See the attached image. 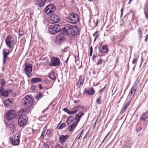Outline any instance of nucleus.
I'll use <instances>...</instances> for the list:
<instances>
[{"label":"nucleus","mask_w":148,"mask_h":148,"mask_svg":"<svg viewBox=\"0 0 148 148\" xmlns=\"http://www.w3.org/2000/svg\"><path fill=\"white\" fill-rule=\"evenodd\" d=\"M63 35H69L74 38L77 36L79 32L78 29L76 25L73 26L69 24L66 25L64 28L62 29V31Z\"/></svg>","instance_id":"1"},{"label":"nucleus","mask_w":148,"mask_h":148,"mask_svg":"<svg viewBox=\"0 0 148 148\" xmlns=\"http://www.w3.org/2000/svg\"><path fill=\"white\" fill-rule=\"evenodd\" d=\"M26 113L25 109H22L19 112L20 115L18 119V122L19 126L22 127L25 125L28 121V118L24 114Z\"/></svg>","instance_id":"2"},{"label":"nucleus","mask_w":148,"mask_h":148,"mask_svg":"<svg viewBox=\"0 0 148 148\" xmlns=\"http://www.w3.org/2000/svg\"><path fill=\"white\" fill-rule=\"evenodd\" d=\"M34 99L31 95H27L23 99L22 103L25 107L28 108L30 107L33 104Z\"/></svg>","instance_id":"3"},{"label":"nucleus","mask_w":148,"mask_h":148,"mask_svg":"<svg viewBox=\"0 0 148 148\" xmlns=\"http://www.w3.org/2000/svg\"><path fill=\"white\" fill-rule=\"evenodd\" d=\"M78 20L77 14L73 13H70L66 18V21L68 23L74 24L77 23Z\"/></svg>","instance_id":"4"},{"label":"nucleus","mask_w":148,"mask_h":148,"mask_svg":"<svg viewBox=\"0 0 148 148\" xmlns=\"http://www.w3.org/2000/svg\"><path fill=\"white\" fill-rule=\"evenodd\" d=\"M15 39L14 37L11 35H8L5 40L6 45L10 48L13 49L15 44Z\"/></svg>","instance_id":"5"},{"label":"nucleus","mask_w":148,"mask_h":148,"mask_svg":"<svg viewBox=\"0 0 148 148\" xmlns=\"http://www.w3.org/2000/svg\"><path fill=\"white\" fill-rule=\"evenodd\" d=\"M21 135L19 133H16L13 136L11 140V143L14 146H18L20 143V138Z\"/></svg>","instance_id":"6"},{"label":"nucleus","mask_w":148,"mask_h":148,"mask_svg":"<svg viewBox=\"0 0 148 148\" xmlns=\"http://www.w3.org/2000/svg\"><path fill=\"white\" fill-rule=\"evenodd\" d=\"M25 66V72L28 77H30L32 76L31 73L32 71V65L29 63H26Z\"/></svg>","instance_id":"7"},{"label":"nucleus","mask_w":148,"mask_h":148,"mask_svg":"<svg viewBox=\"0 0 148 148\" xmlns=\"http://www.w3.org/2000/svg\"><path fill=\"white\" fill-rule=\"evenodd\" d=\"M49 32L52 34H55L59 32L60 29V26L58 24L51 25L48 28Z\"/></svg>","instance_id":"8"},{"label":"nucleus","mask_w":148,"mask_h":148,"mask_svg":"<svg viewBox=\"0 0 148 148\" xmlns=\"http://www.w3.org/2000/svg\"><path fill=\"white\" fill-rule=\"evenodd\" d=\"M16 112L14 110H12L7 112L5 118L8 121H10L14 119L16 116Z\"/></svg>","instance_id":"9"},{"label":"nucleus","mask_w":148,"mask_h":148,"mask_svg":"<svg viewBox=\"0 0 148 148\" xmlns=\"http://www.w3.org/2000/svg\"><path fill=\"white\" fill-rule=\"evenodd\" d=\"M60 63V59L57 57H53L51 59V62L49 65L50 66H58Z\"/></svg>","instance_id":"10"},{"label":"nucleus","mask_w":148,"mask_h":148,"mask_svg":"<svg viewBox=\"0 0 148 148\" xmlns=\"http://www.w3.org/2000/svg\"><path fill=\"white\" fill-rule=\"evenodd\" d=\"M136 86H133L131 88L127 99H130L131 101L134 97L136 90Z\"/></svg>","instance_id":"11"},{"label":"nucleus","mask_w":148,"mask_h":148,"mask_svg":"<svg viewBox=\"0 0 148 148\" xmlns=\"http://www.w3.org/2000/svg\"><path fill=\"white\" fill-rule=\"evenodd\" d=\"M3 55V64H5L6 62V60L8 58V56L9 54L10 51L7 49H3L2 52Z\"/></svg>","instance_id":"12"},{"label":"nucleus","mask_w":148,"mask_h":148,"mask_svg":"<svg viewBox=\"0 0 148 148\" xmlns=\"http://www.w3.org/2000/svg\"><path fill=\"white\" fill-rule=\"evenodd\" d=\"M50 22L52 23H58L60 21V18L56 15H52L50 16Z\"/></svg>","instance_id":"13"},{"label":"nucleus","mask_w":148,"mask_h":148,"mask_svg":"<svg viewBox=\"0 0 148 148\" xmlns=\"http://www.w3.org/2000/svg\"><path fill=\"white\" fill-rule=\"evenodd\" d=\"M14 102V100L12 98H9L8 99L5 100L4 103L5 106L7 108H9L12 106Z\"/></svg>","instance_id":"14"},{"label":"nucleus","mask_w":148,"mask_h":148,"mask_svg":"<svg viewBox=\"0 0 148 148\" xmlns=\"http://www.w3.org/2000/svg\"><path fill=\"white\" fill-rule=\"evenodd\" d=\"M84 109V108L83 106H76L74 110L69 111V114H75L77 112L79 109Z\"/></svg>","instance_id":"15"},{"label":"nucleus","mask_w":148,"mask_h":148,"mask_svg":"<svg viewBox=\"0 0 148 148\" xmlns=\"http://www.w3.org/2000/svg\"><path fill=\"white\" fill-rule=\"evenodd\" d=\"M84 114L83 111H80L78 113L76 114L75 117V120L76 121L75 122L77 123L78 124L79 121H80V118Z\"/></svg>","instance_id":"16"},{"label":"nucleus","mask_w":148,"mask_h":148,"mask_svg":"<svg viewBox=\"0 0 148 148\" xmlns=\"http://www.w3.org/2000/svg\"><path fill=\"white\" fill-rule=\"evenodd\" d=\"M69 136L68 135H61L60 136L59 140L61 143H63L65 141L69 138Z\"/></svg>","instance_id":"17"},{"label":"nucleus","mask_w":148,"mask_h":148,"mask_svg":"<svg viewBox=\"0 0 148 148\" xmlns=\"http://www.w3.org/2000/svg\"><path fill=\"white\" fill-rule=\"evenodd\" d=\"M36 5L38 7H42L45 5L46 2H47V0H36Z\"/></svg>","instance_id":"18"},{"label":"nucleus","mask_w":148,"mask_h":148,"mask_svg":"<svg viewBox=\"0 0 148 148\" xmlns=\"http://www.w3.org/2000/svg\"><path fill=\"white\" fill-rule=\"evenodd\" d=\"M77 124V123L73 122L72 125L68 127V129L69 131L70 132H73Z\"/></svg>","instance_id":"19"},{"label":"nucleus","mask_w":148,"mask_h":148,"mask_svg":"<svg viewBox=\"0 0 148 148\" xmlns=\"http://www.w3.org/2000/svg\"><path fill=\"white\" fill-rule=\"evenodd\" d=\"M85 93L88 94L89 95H92L95 92L94 89L92 87L89 89H85Z\"/></svg>","instance_id":"20"},{"label":"nucleus","mask_w":148,"mask_h":148,"mask_svg":"<svg viewBox=\"0 0 148 148\" xmlns=\"http://www.w3.org/2000/svg\"><path fill=\"white\" fill-rule=\"evenodd\" d=\"M84 79L83 78L79 77V81L77 83V85L78 87H80L83 85L84 83Z\"/></svg>","instance_id":"21"},{"label":"nucleus","mask_w":148,"mask_h":148,"mask_svg":"<svg viewBox=\"0 0 148 148\" xmlns=\"http://www.w3.org/2000/svg\"><path fill=\"white\" fill-rule=\"evenodd\" d=\"M42 79L41 78H34L32 79L31 82L32 84H35L37 82H41L42 81Z\"/></svg>","instance_id":"22"},{"label":"nucleus","mask_w":148,"mask_h":148,"mask_svg":"<svg viewBox=\"0 0 148 148\" xmlns=\"http://www.w3.org/2000/svg\"><path fill=\"white\" fill-rule=\"evenodd\" d=\"M148 118V111L143 113L140 117L141 120L145 121L146 119Z\"/></svg>","instance_id":"23"},{"label":"nucleus","mask_w":148,"mask_h":148,"mask_svg":"<svg viewBox=\"0 0 148 148\" xmlns=\"http://www.w3.org/2000/svg\"><path fill=\"white\" fill-rule=\"evenodd\" d=\"M45 11L46 13L47 14H50L54 13V11L49 9L47 6L45 9Z\"/></svg>","instance_id":"24"},{"label":"nucleus","mask_w":148,"mask_h":148,"mask_svg":"<svg viewBox=\"0 0 148 148\" xmlns=\"http://www.w3.org/2000/svg\"><path fill=\"white\" fill-rule=\"evenodd\" d=\"M137 33L138 38L140 39H141L143 35V32L140 28H139L137 30Z\"/></svg>","instance_id":"25"},{"label":"nucleus","mask_w":148,"mask_h":148,"mask_svg":"<svg viewBox=\"0 0 148 148\" xmlns=\"http://www.w3.org/2000/svg\"><path fill=\"white\" fill-rule=\"evenodd\" d=\"M131 101V100H130V99H127L126 101L123 105V107L127 109L129 106Z\"/></svg>","instance_id":"26"},{"label":"nucleus","mask_w":148,"mask_h":148,"mask_svg":"<svg viewBox=\"0 0 148 148\" xmlns=\"http://www.w3.org/2000/svg\"><path fill=\"white\" fill-rule=\"evenodd\" d=\"M61 122V121L58 126L57 127V128L58 129H61L63 128L64 127H65L66 126V125L65 123H62L60 124V123Z\"/></svg>","instance_id":"27"},{"label":"nucleus","mask_w":148,"mask_h":148,"mask_svg":"<svg viewBox=\"0 0 148 148\" xmlns=\"http://www.w3.org/2000/svg\"><path fill=\"white\" fill-rule=\"evenodd\" d=\"M107 49L106 46H103L102 47V49L100 50L101 53H106L107 51Z\"/></svg>","instance_id":"28"},{"label":"nucleus","mask_w":148,"mask_h":148,"mask_svg":"<svg viewBox=\"0 0 148 148\" xmlns=\"http://www.w3.org/2000/svg\"><path fill=\"white\" fill-rule=\"evenodd\" d=\"M49 77L52 80H54L56 77L55 74L53 72L49 73L48 75Z\"/></svg>","instance_id":"29"},{"label":"nucleus","mask_w":148,"mask_h":148,"mask_svg":"<svg viewBox=\"0 0 148 148\" xmlns=\"http://www.w3.org/2000/svg\"><path fill=\"white\" fill-rule=\"evenodd\" d=\"M2 96L5 97H7L9 96L8 92L7 91L5 90V91H3L1 94H0Z\"/></svg>","instance_id":"30"},{"label":"nucleus","mask_w":148,"mask_h":148,"mask_svg":"<svg viewBox=\"0 0 148 148\" xmlns=\"http://www.w3.org/2000/svg\"><path fill=\"white\" fill-rule=\"evenodd\" d=\"M43 97V95L42 93H39L37 94L35 96V98L36 99H38L39 98H41Z\"/></svg>","instance_id":"31"},{"label":"nucleus","mask_w":148,"mask_h":148,"mask_svg":"<svg viewBox=\"0 0 148 148\" xmlns=\"http://www.w3.org/2000/svg\"><path fill=\"white\" fill-rule=\"evenodd\" d=\"M9 130L12 132L14 129V126L13 125H10L8 126Z\"/></svg>","instance_id":"32"},{"label":"nucleus","mask_w":148,"mask_h":148,"mask_svg":"<svg viewBox=\"0 0 148 148\" xmlns=\"http://www.w3.org/2000/svg\"><path fill=\"white\" fill-rule=\"evenodd\" d=\"M47 7H48V8H49L50 9L52 10H53V11H54L55 10V7L53 5H48Z\"/></svg>","instance_id":"33"},{"label":"nucleus","mask_w":148,"mask_h":148,"mask_svg":"<svg viewBox=\"0 0 148 148\" xmlns=\"http://www.w3.org/2000/svg\"><path fill=\"white\" fill-rule=\"evenodd\" d=\"M101 96L100 95L96 101V103L98 104H100L101 103Z\"/></svg>","instance_id":"34"},{"label":"nucleus","mask_w":148,"mask_h":148,"mask_svg":"<svg viewBox=\"0 0 148 148\" xmlns=\"http://www.w3.org/2000/svg\"><path fill=\"white\" fill-rule=\"evenodd\" d=\"M0 81L1 82L0 83V84L1 85V86L3 87L5 85V80L2 79H1Z\"/></svg>","instance_id":"35"},{"label":"nucleus","mask_w":148,"mask_h":148,"mask_svg":"<svg viewBox=\"0 0 148 148\" xmlns=\"http://www.w3.org/2000/svg\"><path fill=\"white\" fill-rule=\"evenodd\" d=\"M73 118H72L71 119H70L69 118H68L67 120V123L68 125L71 122H72Z\"/></svg>","instance_id":"36"},{"label":"nucleus","mask_w":148,"mask_h":148,"mask_svg":"<svg viewBox=\"0 0 148 148\" xmlns=\"http://www.w3.org/2000/svg\"><path fill=\"white\" fill-rule=\"evenodd\" d=\"M57 38V40L60 42H61L63 40V38L62 37L59 36Z\"/></svg>","instance_id":"37"},{"label":"nucleus","mask_w":148,"mask_h":148,"mask_svg":"<svg viewBox=\"0 0 148 148\" xmlns=\"http://www.w3.org/2000/svg\"><path fill=\"white\" fill-rule=\"evenodd\" d=\"M145 13L146 17L148 18V7L147 9L145 10Z\"/></svg>","instance_id":"38"},{"label":"nucleus","mask_w":148,"mask_h":148,"mask_svg":"<svg viewBox=\"0 0 148 148\" xmlns=\"http://www.w3.org/2000/svg\"><path fill=\"white\" fill-rule=\"evenodd\" d=\"M43 82L46 84H48L50 83L48 79H45L43 80Z\"/></svg>","instance_id":"39"},{"label":"nucleus","mask_w":148,"mask_h":148,"mask_svg":"<svg viewBox=\"0 0 148 148\" xmlns=\"http://www.w3.org/2000/svg\"><path fill=\"white\" fill-rule=\"evenodd\" d=\"M102 60L101 59H100L96 64L97 65H99V64H102Z\"/></svg>","instance_id":"40"},{"label":"nucleus","mask_w":148,"mask_h":148,"mask_svg":"<svg viewBox=\"0 0 148 148\" xmlns=\"http://www.w3.org/2000/svg\"><path fill=\"white\" fill-rule=\"evenodd\" d=\"M55 148H63V147L61 146L60 145L57 144Z\"/></svg>","instance_id":"41"},{"label":"nucleus","mask_w":148,"mask_h":148,"mask_svg":"<svg viewBox=\"0 0 148 148\" xmlns=\"http://www.w3.org/2000/svg\"><path fill=\"white\" fill-rule=\"evenodd\" d=\"M63 111H64L65 112H67L69 114V109H67V108H64L63 109Z\"/></svg>","instance_id":"42"},{"label":"nucleus","mask_w":148,"mask_h":148,"mask_svg":"<svg viewBox=\"0 0 148 148\" xmlns=\"http://www.w3.org/2000/svg\"><path fill=\"white\" fill-rule=\"evenodd\" d=\"M44 146L45 148H49V146L48 144L45 143L44 144Z\"/></svg>","instance_id":"43"},{"label":"nucleus","mask_w":148,"mask_h":148,"mask_svg":"<svg viewBox=\"0 0 148 148\" xmlns=\"http://www.w3.org/2000/svg\"><path fill=\"white\" fill-rule=\"evenodd\" d=\"M106 88V86H105L103 88L99 90V93H102L103 90L105 89Z\"/></svg>","instance_id":"44"},{"label":"nucleus","mask_w":148,"mask_h":148,"mask_svg":"<svg viewBox=\"0 0 148 148\" xmlns=\"http://www.w3.org/2000/svg\"><path fill=\"white\" fill-rule=\"evenodd\" d=\"M30 89L33 91L35 90V86L33 85V86H31V87Z\"/></svg>","instance_id":"45"},{"label":"nucleus","mask_w":148,"mask_h":148,"mask_svg":"<svg viewBox=\"0 0 148 148\" xmlns=\"http://www.w3.org/2000/svg\"><path fill=\"white\" fill-rule=\"evenodd\" d=\"M95 37L94 41H95L97 38L99 37V34H96L95 35H93Z\"/></svg>","instance_id":"46"},{"label":"nucleus","mask_w":148,"mask_h":148,"mask_svg":"<svg viewBox=\"0 0 148 148\" xmlns=\"http://www.w3.org/2000/svg\"><path fill=\"white\" fill-rule=\"evenodd\" d=\"M45 129V128H44V129H43V131L42 132V133L41 134V136H40V137H41V138H43V133L45 132V131L44 130Z\"/></svg>","instance_id":"47"},{"label":"nucleus","mask_w":148,"mask_h":148,"mask_svg":"<svg viewBox=\"0 0 148 148\" xmlns=\"http://www.w3.org/2000/svg\"><path fill=\"white\" fill-rule=\"evenodd\" d=\"M3 87H0V93L1 94V92L3 91Z\"/></svg>","instance_id":"48"},{"label":"nucleus","mask_w":148,"mask_h":148,"mask_svg":"<svg viewBox=\"0 0 148 148\" xmlns=\"http://www.w3.org/2000/svg\"><path fill=\"white\" fill-rule=\"evenodd\" d=\"M126 109V108H125L123 107L121 111V112L122 113H123L125 111Z\"/></svg>","instance_id":"49"},{"label":"nucleus","mask_w":148,"mask_h":148,"mask_svg":"<svg viewBox=\"0 0 148 148\" xmlns=\"http://www.w3.org/2000/svg\"><path fill=\"white\" fill-rule=\"evenodd\" d=\"M148 39V34L146 36L145 39V41L146 42H147V41Z\"/></svg>","instance_id":"50"},{"label":"nucleus","mask_w":148,"mask_h":148,"mask_svg":"<svg viewBox=\"0 0 148 148\" xmlns=\"http://www.w3.org/2000/svg\"><path fill=\"white\" fill-rule=\"evenodd\" d=\"M139 83V82L138 79H137L135 82V84L136 85H137Z\"/></svg>","instance_id":"51"},{"label":"nucleus","mask_w":148,"mask_h":148,"mask_svg":"<svg viewBox=\"0 0 148 148\" xmlns=\"http://www.w3.org/2000/svg\"><path fill=\"white\" fill-rule=\"evenodd\" d=\"M96 56L95 55H93L92 57V60L93 61H94Z\"/></svg>","instance_id":"52"},{"label":"nucleus","mask_w":148,"mask_h":148,"mask_svg":"<svg viewBox=\"0 0 148 148\" xmlns=\"http://www.w3.org/2000/svg\"><path fill=\"white\" fill-rule=\"evenodd\" d=\"M136 61V59L135 58L132 61V64H135Z\"/></svg>","instance_id":"53"},{"label":"nucleus","mask_w":148,"mask_h":148,"mask_svg":"<svg viewBox=\"0 0 148 148\" xmlns=\"http://www.w3.org/2000/svg\"><path fill=\"white\" fill-rule=\"evenodd\" d=\"M8 91V94H9V93L11 91H12V90L11 89H9L7 90H6Z\"/></svg>","instance_id":"54"},{"label":"nucleus","mask_w":148,"mask_h":148,"mask_svg":"<svg viewBox=\"0 0 148 148\" xmlns=\"http://www.w3.org/2000/svg\"><path fill=\"white\" fill-rule=\"evenodd\" d=\"M51 133V132L50 131H47V132L46 134L47 135H49Z\"/></svg>","instance_id":"55"},{"label":"nucleus","mask_w":148,"mask_h":148,"mask_svg":"<svg viewBox=\"0 0 148 148\" xmlns=\"http://www.w3.org/2000/svg\"><path fill=\"white\" fill-rule=\"evenodd\" d=\"M141 130V129H138V128H136V131L138 133L139 132L140 130Z\"/></svg>","instance_id":"56"},{"label":"nucleus","mask_w":148,"mask_h":148,"mask_svg":"<svg viewBox=\"0 0 148 148\" xmlns=\"http://www.w3.org/2000/svg\"><path fill=\"white\" fill-rule=\"evenodd\" d=\"M23 35V32L22 31L20 33H19V36H22Z\"/></svg>","instance_id":"57"},{"label":"nucleus","mask_w":148,"mask_h":148,"mask_svg":"<svg viewBox=\"0 0 148 148\" xmlns=\"http://www.w3.org/2000/svg\"><path fill=\"white\" fill-rule=\"evenodd\" d=\"M96 34H98V31H96L94 34H93V35H95Z\"/></svg>","instance_id":"58"},{"label":"nucleus","mask_w":148,"mask_h":148,"mask_svg":"<svg viewBox=\"0 0 148 148\" xmlns=\"http://www.w3.org/2000/svg\"><path fill=\"white\" fill-rule=\"evenodd\" d=\"M121 17L122 16L123 13V8H122V9L121 10Z\"/></svg>","instance_id":"59"},{"label":"nucleus","mask_w":148,"mask_h":148,"mask_svg":"<svg viewBox=\"0 0 148 148\" xmlns=\"http://www.w3.org/2000/svg\"><path fill=\"white\" fill-rule=\"evenodd\" d=\"M130 13H132L133 14V15H134V11H133L132 10L130 11Z\"/></svg>","instance_id":"60"},{"label":"nucleus","mask_w":148,"mask_h":148,"mask_svg":"<svg viewBox=\"0 0 148 148\" xmlns=\"http://www.w3.org/2000/svg\"><path fill=\"white\" fill-rule=\"evenodd\" d=\"M39 86L40 89H41L42 88V86L41 85V84H39Z\"/></svg>","instance_id":"61"},{"label":"nucleus","mask_w":148,"mask_h":148,"mask_svg":"<svg viewBox=\"0 0 148 148\" xmlns=\"http://www.w3.org/2000/svg\"><path fill=\"white\" fill-rule=\"evenodd\" d=\"M123 148H130V146H123Z\"/></svg>","instance_id":"62"},{"label":"nucleus","mask_w":148,"mask_h":148,"mask_svg":"<svg viewBox=\"0 0 148 148\" xmlns=\"http://www.w3.org/2000/svg\"><path fill=\"white\" fill-rule=\"evenodd\" d=\"M90 51L92 52V46L90 48Z\"/></svg>","instance_id":"63"},{"label":"nucleus","mask_w":148,"mask_h":148,"mask_svg":"<svg viewBox=\"0 0 148 148\" xmlns=\"http://www.w3.org/2000/svg\"><path fill=\"white\" fill-rule=\"evenodd\" d=\"M33 14L32 13H30V18H31Z\"/></svg>","instance_id":"64"}]
</instances>
